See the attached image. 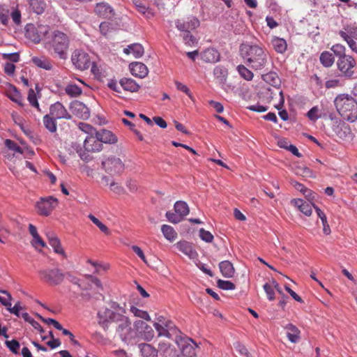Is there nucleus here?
Returning a JSON list of instances; mask_svg holds the SVG:
<instances>
[{
	"label": "nucleus",
	"instance_id": "1",
	"mask_svg": "<svg viewBox=\"0 0 357 357\" xmlns=\"http://www.w3.org/2000/svg\"><path fill=\"white\" fill-rule=\"evenodd\" d=\"M98 322L105 331L108 330L110 324H114L116 333L122 341H130L135 336L129 318L110 309L106 308L98 312Z\"/></svg>",
	"mask_w": 357,
	"mask_h": 357
},
{
	"label": "nucleus",
	"instance_id": "2",
	"mask_svg": "<svg viewBox=\"0 0 357 357\" xmlns=\"http://www.w3.org/2000/svg\"><path fill=\"white\" fill-rule=\"evenodd\" d=\"M240 52L247 63L255 70H260L267 63V53L261 46L243 43L240 47Z\"/></svg>",
	"mask_w": 357,
	"mask_h": 357
},
{
	"label": "nucleus",
	"instance_id": "3",
	"mask_svg": "<svg viewBox=\"0 0 357 357\" xmlns=\"http://www.w3.org/2000/svg\"><path fill=\"white\" fill-rule=\"evenodd\" d=\"M334 103L343 119L351 122L357 119V102L351 96L340 94L335 98Z\"/></svg>",
	"mask_w": 357,
	"mask_h": 357
},
{
	"label": "nucleus",
	"instance_id": "4",
	"mask_svg": "<svg viewBox=\"0 0 357 357\" xmlns=\"http://www.w3.org/2000/svg\"><path fill=\"white\" fill-rule=\"evenodd\" d=\"M68 47L69 38L68 36L60 31H54L52 34L51 39L45 44V47L51 52L52 54H54L62 59L67 57Z\"/></svg>",
	"mask_w": 357,
	"mask_h": 357
},
{
	"label": "nucleus",
	"instance_id": "5",
	"mask_svg": "<svg viewBox=\"0 0 357 357\" xmlns=\"http://www.w3.org/2000/svg\"><path fill=\"white\" fill-rule=\"evenodd\" d=\"M84 151H78L80 158L84 161H89L91 156L89 152H97L102 149V144L96 135H88L84 141Z\"/></svg>",
	"mask_w": 357,
	"mask_h": 357
},
{
	"label": "nucleus",
	"instance_id": "6",
	"mask_svg": "<svg viewBox=\"0 0 357 357\" xmlns=\"http://www.w3.org/2000/svg\"><path fill=\"white\" fill-rule=\"evenodd\" d=\"M339 35L347 42L351 50L357 53V43L355 41H357V26L351 24L344 25Z\"/></svg>",
	"mask_w": 357,
	"mask_h": 357
},
{
	"label": "nucleus",
	"instance_id": "7",
	"mask_svg": "<svg viewBox=\"0 0 357 357\" xmlns=\"http://www.w3.org/2000/svg\"><path fill=\"white\" fill-rule=\"evenodd\" d=\"M58 199L52 196L40 197L36 203L37 213L42 216H49L58 206Z\"/></svg>",
	"mask_w": 357,
	"mask_h": 357
},
{
	"label": "nucleus",
	"instance_id": "8",
	"mask_svg": "<svg viewBox=\"0 0 357 357\" xmlns=\"http://www.w3.org/2000/svg\"><path fill=\"white\" fill-rule=\"evenodd\" d=\"M38 273L42 280L51 285L61 284L65 277L64 273L59 268L43 269Z\"/></svg>",
	"mask_w": 357,
	"mask_h": 357
},
{
	"label": "nucleus",
	"instance_id": "9",
	"mask_svg": "<svg viewBox=\"0 0 357 357\" xmlns=\"http://www.w3.org/2000/svg\"><path fill=\"white\" fill-rule=\"evenodd\" d=\"M356 66V61L355 59L351 56L347 55L342 58L337 59V67L341 74L347 78H351L354 75V69Z\"/></svg>",
	"mask_w": 357,
	"mask_h": 357
},
{
	"label": "nucleus",
	"instance_id": "10",
	"mask_svg": "<svg viewBox=\"0 0 357 357\" xmlns=\"http://www.w3.org/2000/svg\"><path fill=\"white\" fill-rule=\"evenodd\" d=\"M73 65L80 70L88 69L92 64L91 70L94 71L95 64L91 63L89 54L82 50H75L71 57Z\"/></svg>",
	"mask_w": 357,
	"mask_h": 357
},
{
	"label": "nucleus",
	"instance_id": "11",
	"mask_svg": "<svg viewBox=\"0 0 357 357\" xmlns=\"http://www.w3.org/2000/svg\"><path fill=\"white\" fill-rule=\"evenodd\" d=\"M102 166L106 172L111 175L121 174L125 165L123 161L117 157L110 156L102 162Z\"/></svg>",
	"mask_w": 357,
	"mask_h": 357
},
{
	"label": "nucleus",
	"instance_id": "12",
	"mask_svg": "<svg viewBox=\"0 0 357 357\" xmlns=\"http://www.w3.org/2000/svg\"><path fill=\"white\" fill-rule=\"evenodd\" d=\"M48 114L56 120L71 119V115L60 102H56L50 105V113Z\"/></svg>",
	"mask_w": 357,
	"mask_h": 357
},
{
	"label": "nucleus",
	"instance_id": "13",
	"mask_svg": "<svg viewBox=\"0 0 357 357\" xmlns=\"http://www.w3.org/2000/svg\"><path fill=\"white\" fill-rule=\"evenodd\" d=\"M333 130L336 136L341 139L349 138L351 132L349 126L342 121H335L333 122Z\"/></svg>",
	"mask_w": 357,
	"mask_h": 357
},
{
	"label": "nucleus",
	"instance_id": "14",
	"mask_svg": "<svg viewBox=\"0 0 357 357\" xmlns=\"http://www.w3.org/2000/svg\"><path fill=\"white\" fill-rule=\"evenodd\" d=\"M135 328L144 340L150 341L153 338L154 331L153 328L144 321H136Z\"/></svg>",
	"mask_w": 357,
	"mask_h": 357
},
{
	"label": "nucleus",
	"instance_id": "15",
	"mask_svg": "<svg viewBox=\"0 0 357 357\" xmlns=\"http://www.w3.org/2000/svg\"><path fill=\"white\" fill-rule=\"evenodd\" d=\"M176 28L181 31H188L190 30H193L197 28L199 24V20L195 17H190L188 18V20L185 22H182L180 20H178L175 22Z\"/></svg>",
	"mask_w": 357,
	"mask_h": 357
},
{
	"label": "nucleus",
	"instance_id": "16",
	"mask_svg": "<svg viewBox=\"0 0 357 357\" xmlns=\"http://www.w3.org/2000/svg\"><path fill=\"white\" fill-rule=\"evenodd\" d=\"M175 246L180 252L188 256L190 259H194L198 256V254L193 248L192 243L186 241H181L178 242Z\"/></svg>",
	"mask_w": 357,
	"mask_h": 357
},
{
	"label": "nucleus",
	"instance_id": "17",
	"mask_svg": "<svg viewBox=\"0 0 357 357\" xmlns=\"http://www.w3.org/2000/svg\"><path fill=\"white\" fill-rule=\"evenodd\" d=\"M47 237L50 245L53 248L54 252L59 255H61L63 258L66 259L67 255L63 249L61 241L58 237L53 233H47Z\"/></svg>",
	"mask_w": 357,
	"mask_h": 357
},
{
	"label": "nucleus",
	"instance_id": "18",
	"mask_svg": "<svg viewBox=\"0 0 357 357\" xmlns=\"http://www.w3.org/2000/svg\"><path fill=\"white\" fill-rule=\"evenodd\" d=\"M130 70L132 75L140 78L145 77L149 73L145 64L141 62H132L130 64Z\"/></svg>",
	"mask_w": 357,
	"mask_h": 357
},
{
	"label": "nucleus",
	"instance_id": "19",
	"mask_svg": "<svg viewBox=\"0 0 357 357\" xmlns=\"http://www.w3.org/2000/svg\"><path fill=\"white\" fill-rule=\"evenodd\" d=\"M220 58V53L214 48H208L201 53V59L206 63H216Z\"/></svg>",
	"mask_w": 357,
	"mask_h": 357
},
{
	"label": "nucleus",
	"instance_id": "20",
	"mask_svg": "<svg viewBox=\"0 0 357 357\" xmlns=\"http://www.w3.org/2000/svg\"><path fill=\"white\" fill-rule=\"evenodd\" d=\"M96 135L99 138L100 143L115 144L118 141L117 137L112 132L106 129L96 131Z\"/></svg>",
	"mask_w": 357,
	"mask_h": 357
},
{
	"label": "nucleus",
	"instance_id": "21",
	"mask_svg": "<svg viewBox=\"0 0 357 357\" xmlns=\"http://www.w3.org/2000/svg\"><path fill=\"white\" fill-rule=\"evenodd\" d=\"M291 203L297 207L301 212L307 216H310L312 212V207L314 208L315 206L308 203L303 199H293Z\"/></svg>",
	"mask_w": 357,
	"mask_h": 357
},
{
	"label": "nucleus",
	"instance_id": "22",
	"mask_svg": "<svg viewBox=\"0 0 357 357\" xmlns=\"http://www.w3.org/2000/svg\"><path fill=\"white\" fill-rule=\"evenodd\" d=\"M29 8L36 14L41 15L44 13L47 4L45 0H27Z\"/></svg>",
	"mask_w": 357,
	"mask_h": 357
},
{
	"label": "nucleus",
	"instance_id": "23",
	"mask_svg": "<svg viewBox=\"0 0 357 357\" xmlns=\"http://www.w3.org/2000/svg\"><path fill=\"white\" fill-rule=\"evenodd\" d=\"M72 109L77 112L75 114L81 119H88L90 116L89 108L81 102H74Z\"/></svg>",
	"mask_w": 357,
	"mask_h": 357
},
{
	"label": "nucleus",
	"instance_id": "24",
	"mask_svg": "<svg viewBox=\"0 0 357 357\" xmlns=\"http://www.w3.org/2000/svg\"><path fill=\"white\" fill-rule=\"evenodd\" d=\"M141 357H157L158 350L152 345L146 343L139 344Z\"/></svg>",
	"mask_w": 357,
	"mask_h": 357
},
{
	"label": "nucleus",
	"instance_id": "25",
	"mask_svg": "<svg viewBox=\"0 0 357 357\" xmlns=\"http://www.w3.org/2000/svg\"><path fill=\"white\" fill-rule=\"evenodd\" d=\"M219 268L221 273L225 278H230L234 275V268L233 264L229 261H223L219 264Z\"/></svg>",
	"mask_w": 357,
	"mask_h": 357
},
{
	"label": "nucleus",
	"instance_id": "26",
	"mask_svg": "<svg viewBox=\"0 0 357 357\" xmlns=\"http://www.w3.org/2000/svg\"><path fill=\"white\" fill-rule=\"evenodd\" d=\"M123 52L128 55L132 54L135 58H139L144 53V47L139 43H134L123 49Z\"/></svg>",
	"mask_w": 357,
	"mask_h": 357
},
{
	"label": "nucleus",
	"instance_id": "27",
	"mask_svg": "<svg viewBox=\"0 0 357 357\" xmlns=\"http://www.w3.org/2000/svg\"><path fill=\"white\" fill-rule=\"evenodd\" d=\"M188 341L182 345L181 352L186 357H195L197 344L192 339H189Z\"/></svg>",
	"mask_w": 357,
	"mask_h": 357
},
{
	"label": "nucleus",
	"instance_id": "28",
	"mask_svg": "<svg viewBox=\"0 0 357 357\" xmlns=\"http://www.w3.org/2000/svg\"><path fill=\"white\" fill-rule=\"evenodd\" d=\"M112 8L107 3H98L95 8L96 13L104 18L110 17L112 15Z\"/></svg>",
	"mask_w": 357,
	"mask_h": 357
},
{
	"label": "nucleus",
	"instance_id": "29",
	"mask_svg": "<svg viewBox=\"0 0 357 357\" xmlns=\"http://www.w3.org/2000/svg\"><path fill=\"white\" fill-rule=\"evenodd\" d=\"M6 96L12 101L17 103L20 106H23L22 97L15 86L10 85L6 91Z\"/></svg>",
	"mask_w": 357,
	"mask_h": 357
},
{
	"label": "nucleus",
	"instance_id": "30",
	"mask_svg": "<svg viewBox=\"0 0 357 357\" xmlns=\"http://www.w3.org/2000/svg\"><path fill=\"white\" fill-rule=\"evenodd\" d=\"M271 44L273 49L280 54H282L286 52L287 49V41L281 38L274 36L271 40Z\"/></svg>",
	"mask_w": 357,
	"mask_h": 357
},
{
	"label": "nucleus",
	"instance_id": "31",
	"mask_svg": "<svg viewBox=\"0 0 357 357\" xmlns=\"http://www.w3.org/2000/svg\"><path fill=\"white\" fill-rule=\"evenodd\" d=\"M121 86L125 90L130 92L138 91L139 86L131 78H123L120 80Z\"/></svg>",
	"mask_w": 357,
	"mask_h": 357
},
{
	"label": "nucleus",
	"instance_id": "32",
	"mask_svg": "<svg viewBox=\"0 0 357 357\" xmlns=\"http://www.w3.org/2000/svg\"><path fill=\"white\" fill-rule=\"evenodd\" d=\"M287 336L289 340L293 343L297 342L300 339V331L293 324H288L286 326Z\"/></svg>",
	"mask_w": 357,
	"mask_h": 357
},
{
	"label": "nucleus",
	"instance_id": "33",
	"mask_svg": "<svg viewBox=\"0 0 357 357\" xmlns=\"http://www.w3.org/2000/svg\"><path fill=\"white\" fill-rule=\"evenodd\" d=\"M262 79L267 84L277 88V89H278V87L280 86V79L275 72H269L263 75Z\"/></svg>",
	"mask_w": 357,
	"mask_h": 357
},
{
	"label": "nucleus",
	"instance_id": "34",
	"mask_svg": "<svg viewBox=\"0 0 357 357\" xmlns=\"http://www.w3.org/2000/svg\"><path fill=\"white\" fill-rule=\"evenodd\" d=\"M45 128L50 132L54 133L57 130L56 119L50 116L48 114L43 116V119Z\"/></svg>",
	"mask_w": 357,
	"mask_h": 357
},
{
	"label": "nucleus",
	"instance_id": "35",
	"mask_svg": "<svg viewBox=\"0 0 357 357\" xmlns=\"http://www.w3.org/2000/svg\"><path fill=\"white\" fill-rule=\"evenodd\" d=\"M174 211L179 215L183 219L185 216L188 215L190 212L188 204L183 201H178L174 204Z\"/></svg>",
	"mask_w": 357,
	"mask_h": 357
},
{
	"label": "nucleus",
	"instance_id": "36",
	"mask_svg": "<svg viewBox=\"0 0 357 357\" xmlns=\"http://www.w3.org/2000/svg\"><path fill=\"white\" fill-rule=\"evenodd\" d=\"M319 60L324 66L329 68L334 63L335 58L331 52L324 51L321 54Z\"/></svg>",
	"mask_w": 357,
	"mask_h": 357
},
{
	"label": "nucleus",
	"instance_id": "37",
	"mask_svg": "<svg viewBox=\"0 0 357 357\" xmlns=\"http://www.w3.org/2000/svg\"><path fill=\"white\" fill-rule=\"evenodd\" d=\"M161 231L166 239L169 241H174L177 238V233L174 229L168 225H163Z\"/></svg>",
	"mask_w": 357,
	"mask_h": 357
},
{
	"label": "nucleus",
	"instance_id": "38",
	"mask_svg": "<svg viewBox=\"0 0 357 357\" xmlns=\"http://www.w3.org/2000/svg\"><path fill=\"white\" fill-rule=\"evenodd\" d=\"M315 211L317 212V216L321 220L323 225V231L326 235H328L331 234V228L327 221V218L325 213L317 206H314Z\"/></svg>",
	"mask_w": 357,
	"mask_h": 357
},
{
	"label": "nucleus",
	"instance_id": "39",
	"mask_svg": "<svg viewBox=\"0 0 357 357\" xmlns=\"http://www.w3.org/2000/svg\"><path fill=\"white\" fill-rule=\"evenodd\" d=\"M215 77L221 83L225 82L228 73L227 70L221 66H216L213 70Z\"/></svg>",
	"mask_w": 357,
	"mask_h": 357
},
{
	"label": "nucleus",
	"instance_id": "40",
	"mask_svg": "<svg viewBox=\"0 0 357 357\" xmlns=\"http://www.w3.org/2000/svg\"><path fill=\"white\" fill-rule=\"evenodd\" d=\"M32 61L36 66L45 70H50L52 68V64L47 59L33 57Z\"/></svg>",
	"mask_w": 357,
	"mask_h": 357
},
{
	"label": "nucleus",
	"instance_id": "41",
	"mask_svg": "<svg viewBox=\"0 0 357 357\" xmlns=\"http://www.w3.org/2000/svg\"><path fill=\"white\" fill-rule=\"evenodd\" d=\"M65 91L70 97H77L82 93V89L75 84H68L65 88Z\"/></svg>",
	"mask_w": 357,
	"mask_h": 357
},
{
	"label": "nucleus",
	"instance_id": "42",
	"mask_svg": "<svg viewBox=\"0 0 357 357\" xmlns=\"http://www.w3.org/2000/svg\"><path fill=\"white\" fill-rule=\"evenodd\" d=\"M88 217L93 222V223L95 224L100 229V230L102 232H103L106 235L110 234L111 232L109 228L102 222H101L96 217H95L92 214H89Z\"/></svg>",
	"mask_w": 357,
	"mask_h": 357
},
{
	"label": "nucleus",
	"instance_id": "43",
	"mask_svg": "<svg viewBox=\"0 0 357 357\" xmlns=\"http://www.w3.org/2000/svg\"><path fill=\"white\" fill-rule=\"evenodd\" d=\"M331 50L338 59L348 55L345 54L346 47L340 43L333 45Z\"/></svg>",
	"mask_w": 357,
	"mask_h": 357
},
{
	"label": "nucleus",
	"instance_id": "44",
	"mask_svg": "<svg viewBox=\"0 0 357 357\" xmlns=\"http://www.w3.org/2000/svg\"><path fill=\"white\" fill-rule=\"evenodd\" d=\"M240 75L245 79L250 81L253 78V73L243 65H239L237 68Z\"/></svg>",
	"mask_w": 357,
	"mask_h": 357
},
{
	"label": "nucleus",
	"instance_id": "45",
	"mask_svg": "<svg viewBox=\"0 0 357 357\" xmlns=\"http://www.w3.org/2000/svg\"><path fill=\"white\" fill-rule=\"evenodd\" d=\"M26 37L31 40L34 43H38L41 40L40 36L38 33L35 27L28 29L26 31Z\"/></svg>",
	"mask_w": 357,
	"mask_h": 357
},
{
	"label": "nucleus",
	"instance_id": "46",
	"mask_svg": "<svg viewBox=\"0 0 357 357\" xmlns=\"http://www.w3.org/2000/svg\"><path fill=\"white\" fill-rule=\"evenodd\" d=\"M155 323L157 324L161 325L162 327L167 328L169 331H172L175 328V325L171 320L166 319L162 316L158 317Z\"/></svg>",
	"mask_w": 357,
	"mask_h": 357
},
{
	"label": "nucleus",
	"instance_id": "47",
	"mask_svg": "<svg viewBox=\"0 0 357 357\" xmlns=\"http://www.w3.org/2000/svg\"><path fill=\"white\" fill-rule=\"evenodd\" d=\"M22 317L24 319V321L31 324V325L35 328L38 330L41 333L44 332L43 328L40 325L38 322L35 321L33 318H31L29 314L26 312H24L21 314Z\"/></svg>",
	"mask_w": 357,
	"mask_h": 357
},
{
	"label": "nucleus",
	"instance_id": "48",
	"mask_svg": "<svg viewBox=\"0 0 357 357\" xmlns=\"http://www.w3.org/2000/svg\"><path fill=\"white\" fill-rule=\"evenodd\" d=\"M27 99L30 105L36 108L38 111L40 112L39 103L38 102L36 95L33 89H30L29 90Z\"/></svg>",
	"mask_w": 357,
	"mask_h": 357
},
{
	"label": "nucleus",
	"instance_id": "49",
	"mask_svg": "<svg viewBox=\"0 0 357 357\" xmlns=\"http://www.w3.org/2000/svg\"><path fill=\"white\" fill-rule=\"evenodd\" d=\"M130 312L135 316L144 319L146 321H150L151 317L147 312L138 309L135 306L130 307Z\"/></svg>",
	"mask_w": 357,
	"mask_h": 357
},
{
	"label": "nucleus",
	"instance_id": "50",
	"mask_svg": "<svg viewBox=\"0 0 357 357\" xmlns=\"http://www.w3.org/2000/svg\"><path fill=\"white\" fill-rule=\"evenodd\" d=\"M4 144H5L6 146L8 149H9L10 150H12V151H15V153H18L20 154L23 153L22 149L20 146H18L16 142H15L14 141L7 139L5 140Z\"/></svg>",
	"mask_w": 357,
	"mask_h": 357
},
{
	"label": "nucleus",
	"instance_id": "51",
	"mask_svg": "<svg viewBox=\"0 0 357 357\" xmlns=\"http://www.w3.org/2000/svg\"><path fill=\"white\" fill-rule=\"evenodd\" d=\"M199 236L202 241L206 243H211L214 238L213 235L210 231L203 228L199 229Z\"/></svg>",
	"mask_w": 357,
	"mask_h": 357
},
{
	"label": "nucleus",
	"instance_id": "52",
	"mask_svg": "<svg viewBox=\"0 0 357 357\" xmlns=\"http://www.w3.org/2000/svg\"><path fill=\"white\" fill-rule=\"evenodd\" d=\"M218 287L224 290H233L236 288L235 284L228 280H218L217 282Z\"/></svg>",
	"mask_w": 357,
	"mask_h": 357
},
{
	"label": "nucleus",
	"instance_id": "53",
	"mask_svg": "<svg viewBox=\"0 0 357 357\" xmlns=\"http://www.w3.org/2000/svg\"><path fill=\"white\" fill-rule=\"evenodd\" d=\"M5 344L7 346V347L10 349V351H11L13 354H19V349L20 345L18 341L15 340H6Z\"/></svg>",
	"mask_w": 357,
	"mask_h": 357
},
{
	"label": "nucleus",
	"instance_id": "54",
	"mask_svg": "<svg viewBox=\"0 0 357 357\" xmlns=\"http://www.w3.org/2000/svg\"><path fill=\"white\" fill-rule=\"evenodd\" d=\"M291 184L297 190L302 192L306 197H310V195L312 194V191L310 189L305 187L303 184H301L296 181H292Z\"/></svg>",
	"mask_w": 357,
	"mask_h": 357
},
{
	"label": "nucleus",
	"instance_id": "55",
	"mask_svg": "<svg viewBox=\"0 0 357 357\" xmlns=\"http://www.w3.org/2000/svg\"><path fill=\"white\" fill-rule=\"evenodd\" d=\"M79 128L82 131L88 134V135H96V131H97L93 127H92L91 125L86 123H79Z\"/></svg>",
	"mask_w": 357,
	"mask_h": 357
},
{
	"label": "nucleus",
	"instance_id": "56",
	"mask_svg": "<svg viewBox=\"0 0 357 357\" xmlns=\"http://www.w3.org/2000/svg\"><path fill=\"white\" fill-rule=\"evenodd\" d=\"M153 326L155 327V329L158 332V335L159 337L164 336V337H167L169 338L171 337V335L169 333L170 331L169 329H167V328L162 327V326H161V325L157 324L156 323H154Z\"/></svg>",
	"mask_w": 357,
	"mask_h": 357
},
{
	"label": "nucleus",
	"instance_id": "57",
	"mask_svg": "<svg viewBox=\"0 0 357 357\" xmlns=\"http://www.w3.org/2000/svg\"><path fill=\"white\" fill-rule=\"evenodd\" d=\"M175 85L178 90L185 93L192 100H194V97L186 85L183 84V83L178 81L175 82Z\"/></svg>",
	"mask_w": 357,
	"mask_h": 357
},
{
	"label": "nucleus",
	"instance_id": "58",
	"mask_svg": "<svg viewBox=\"0 0 357 357\" xmlns=\"http://www.w3.org/2000/svg\"><path fill=\"white\" fill-rule=\"evenodd\" d=\"M263 287L268 300L273 301L275 299V291L271 282L264 284Z\"/></svg>",
	"mask_w": 357,
	"mask_h": 357
},
{
	"label": "nucleus",
	"instance_id": "59",
	"mask_svg": "<svg viewBox=\"0 0 357 357\" xmlns=\"http://www.w3.org/2000/svg\"><path fill=\"white\" fill-rule=\"evenodd\" d=\"M109 188L113 192L117 195H122L124 193L123 188L119 183H116L114 181H112L109 183Z\"/></svg>",
	"mask_w": 357,
	"mask_h": 357
},
{
	"label": "nucleus",
	"instance_id": "60",
	"mask_svg": "<svg viewBox=\"0 0 357 357\" xmlns=\"http://www.w3.org/2000/svg\"><path fill=\"white\" fill-rule=\"evenodd\" d=\"M0 292L6 295V297H3V296H0V302L1 303L6 306L7 308L8 307H10L11 306V299H12V296L11 295L6 291H2V290H0Z\"/></svg>",
	"mask_w": 357,
	"mask_h": 357
},
{
	"label": "nucleus",
	"instance_id": "61",
	"mask_svg": "<svg viewBox=\"0 0 357 357\" xmlns=\"http://www.w3.org/2000/svg\"><path fill=\"white\" fill-rule=\"evenodd\" d=\"M166 218L170 222L174 224L178 223L183 220V218L176 213H174L170 211H167L166 213Z\"/></svg>",
	"mask_w": 357,
	"mask_h": 357
},
{
	"label": "nucleus",
	"instance_id": "62",
	"mask_svg": "<svg viewBox=\"0 0 357 357\" xmlns=\"http://www.w3.org/2000/svg\"><path fill=\"white\" fill-rule=\"evenodd\" d=\"M10 17L13 21V22L19 25L21 23V12L20 10L16 8H15L10 13Z\"/></svg>",
	"mask_w": 357,
	"mask_h": 357
},
{
	"label": "nucleus",
	"instance_id": "63",
	"mask_svg": "<svg viewBox=\"0 0 357 357\" xmlns=\"http://www.w3.org/2000/svg\"><path fill=\"white\" fill-rule=\"evenodd\" d=\"M234 347L236 351L238 352L240 355L245 357H250V353L244 345L240 343H236Z\"/></svg>",
	"mask_w": 357,
	"mask_h": 357
},
{
	"label": "nucleus",
	"instance_id": "64",
	"mask_svg": "<svg viewBox=\"0 0 357 357\" xmlns=\"http://www.w3.org/2000/svg\"><path fill=\"white\" fill-rule=\"evenodd\" d=\"M163 357H179V352L173 347L166 350L162 354Z\"/></svg>",
	"mask_w": 357,
	"mask_h": 357
}]
</instances>
